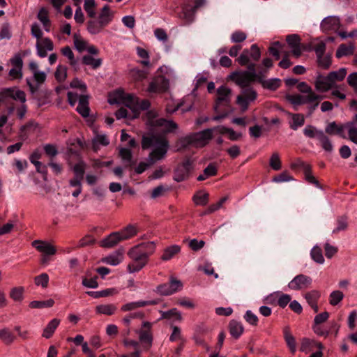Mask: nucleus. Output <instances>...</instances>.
Instances as JSON below:
<instances>
[{"mask_svg": "<svg viewBox=\"0 0 357 357\" xmlns=\"http://www.w3.org/2000/svg\"><path fill=\"white\" fill-rule=\"evenodd\" d=\"M110 104H123L132 112L131 118H137L141 110L147 109L150 103L148 100L139 102V99L130 93H126L121 89H118L109 95Z\"/></svg>", "mask_w": 357, "mask_h": 357, "instance_id": "obj_1", "label": "nucleus"}, {"mask_svg": "<svg viewBox=\"0 0 357 357\" xmlns=\"http://www.w3.org/2000/svg\"><path fill=\"white\" fill-rule=\"evenodd\" d=\"M141 145L143 149H151L149 156H165L169 149L167 138L158 134L144 135Z\"/></svg>", "mask_w": 357, "mask_h": 357, "instance_id": "obj_2", "label": "nucleus"}, {"mask_svg": "<svg viewBox=\"0 0 357 357\" xmlns=\"http://www.w3.org/2000/svg\"><path fill=\"white\" fill-rule=\"evenodd\" d=\"M128 255L132 259V262L127 266L128 271L130 273L139 271L148 262V253L146 250H142V247L138 245L131 248Z\"/></svg>", "mask_w": 357, "mask_h": 357, "instance_id": "obj_3", "label": "nucleus"}, {"mask_svg": "<svg viewBox=\"0 0 357 357\" xmlns=\"http://www.w3.org/2000/svg\"><path fill=\"white\" fill-rule=\"evenodd\" d=\"M213 138V130L209 128L189 135L181 140L183 146L202 148Z\"/></svg>", "mask_w": 357, "mask_h": 357, "instance_id": "obj_4", "label": "nucleus"}, {"mask_svg": "<svg viewBox=\"0 0 357 357\" xmlns=\"http://www.w3.org/2000/svg\"><path fill=\"white\" fill-rule=\"evenodd\" d=\"M324 96L312 94L310 96L306 95H288L286 98L288 101H289L294 105H300L306 103H311L316 102V103L312 107V110H314L315 108L318 106L319 100L323 99Z\"/></svg>", "mask_w": 357, "mask_h": 357, "instance_id": "obj_5", "label": "nucleus"}, {"mask_svg": "<svg viewBox=\"0 0 357 357\" xmlns=\"http://www.w3.org/2000/svg\"><path fill=\"white\" fill-rule=\"evenodd\" d=\"M121 141L124 147L120 149L121 156H132V149L138 147L136 140L130 135L126 132L125 130H121Z\"/></svg>", "mask_w": 357, "mask_h": 357, "instance_id": "obj_6", "label": "nucleus"}, {"mask_svg": "<svg viewBox=\"0 0 357 357\" xmlns=\"http://www.w3.org/2000/svg\"><path fill=\"white\" fill-rule=\"evenodd\" d=\"M231 91L227 86L222 85L217 89V98L215 99V104L214 109L215 112L218 111L220 106H227L231 101Z\"/></svg>", "mask_w": 357, "mask_h": 357, "instance_id": "obj_7", "label": "nucleus"}, {"mask_svg": "<svg viewBox=\"0 0 357 357\" xmlns=\"http://www.w3.org/2000/svg\"><path fill=\"white\" fill-rule=\"evenodd\" d=\"M312 280L310 277L299 274L294 277L288 284V287L293 290H301L308 288L312 284Z\"/></svg>", "mask_w": 357, "mask_h": 357, "instance_id": "obj_8", "label": "nucleus"}, {"mask_svg": "<svg viewBox=\"0 0 357 357\" xmlns=\"http://www.w3.org/2000/svg\"><path fill=\"white\" fill-rule=\"evenodd\" d=\"M8 98L19 100L22 103L26 102V95L23 91L16 88H8L0 92V102H4Z\"/></svg>", "mask_w": 357, "mask_h": 357, "instance_id": "obj_9", "label": "nucleus"}, {"mask_svg": "<svg viewBox=\"0 0 357 357\" xmlns=\"http://www.w3.org/2000/svg\"><path fill=\"white\" fill-rule=\"evenodd\" d=\"M182 287L183 284L180 280L172 278L169 283L159 285L157 291L161 295L168 296L180 291Z\"/></svg>", "mask_w": 357, "mask_h": 357, "instance_id": "obj_10", "label": "nucleus"}, {"mask_svg": "<svg viewBox=\"0 0 357 357\" xmlns=\"http://www.w3.org/2000/svg\"><path fill=\"white\" fill-rule=\"evenodd\" d=\"M257 98V93L252 89H244L242 95L237 97L236 102L241 107L242 112H245L248 108L250 102L253 101Z\"/></svg>", "mask_w": 357, "mask_h": 357, "instance_id": "obj_11", "label": "nucleus"}, {"mask_svg": "<svg viewBox=\"0 0 357 357\" xmlns=\"http://www.w3.org/2000/svg\"><path fill=\"white\" fill-rule=\"evenodd\" d=\"M192 169V162L188 159L182 164L177 166L174 172V180L181 182L186 179Z\"/></svg>", "mask_w": 357, "mask_h": 357, "instance_id": "obj_12", "label": "nucleus"}, {"mask_svg": "<svg viewBox=\"0 0 357 357\" xmlns=\"http://www.w3.org/2000/svg\"><path fill=\"white\" fill-rule=\"evenodd\" d=\"M37 55L39 57L44 58L47 56V52L54 50V44L49 38H44L37 40L36 44Z\"/></svg>", "mask_w": 357, "mask_h": 357, "instance_id": "obj_13", "label": "nucleus"}, {"mask_svg": "<svg viewBox=\"0 0 357 357\" xmlns=\"http://www.w3.org/2000/svg\"><path fill=\"white\" fill-rule=\"evenodd\" d=\"M230 78L234 81L237 85L243 88L249 86L251 82L255 80L245 71L234 72L231 74Z\"/></svg>", "mask_w": 357, "mask_h": 357, "instance_id": "obj_14", "label": "nucleus"}, {"mask_svg": "<svg viewBox=\"0 0 357 357\" xmlns=\"http://www.w3.org/2000/svg\"><path fill=\"white\" fill-rule=\"evenodd\" d=\"M287 43L291 50L292 54L298 58L302 54L301 38L297 34H291L287 36Z\"/></svg>", "mask_w": 357, "mask_h": 357, "instance_id": "obj_15", "label": "nucleus"}, {"mask_svg": "<svg viewBox=\"0 0 357 357\" xmlns=\"http://www.w3.org/2000/svg\"><path fill=\"white\" fill-rule=\"evenodd\" d=\"M31 245L44 255L52 256L56 252L55 247L47 241L35 240Z\"/></svg>", "mask_w": 357, "mask_h": 357, "instance_id": "obj_16", "label": "nucleus"}, {"mask_svg": "<svg viewBox=\"0 0 357 357\" xmlns=\"http://www.w3.org/2000/svg\"><path fill=\"white\" fill-rule=\"evenodd\" d=\"M123 254L124 250L123 248L118 249L110 255L102 258L101 261L103 263L111 266H117L123 261Z\"/></svg>", "mask_w": 357, "mask_h": 357, "instance_id": "obj_17", "label": "nucleus"}, {"mask_svg": "<svg viewBox=\"0 0 357 357\" xmlns=\"http://www.w3.org/2000/svg\"><path fill=\"white\" fill-rule=\"evenodd\" d=\"M340 25V19L335 16L325 17L321 23V27L324 31H337Z\"/></svg>", "mask_w": 357, "mask_h": 357, "instance_id": "obj_18", "label": "nucleus"}, {"mask_svg": "<svg viewBox=\"0 0 357 357\" xmlns=\"http://www.w3.org/2000/svg\"><path fill=\"white\" fill-rule=\"evenodd\" d=\"M314 85L316 89L320 92H326L334 86L331 79H329L328 75L327 76L318 75Z\"/></svg>", "mask_w": 357, "mask_h": 357, "instance_id": "obj_19", "label": "nucleus"}, {"mask_svg": "<svg viewBox=\"0 0 357 357\" xmlns=\"http://www.w3.org/2000/svg\"><path fill=\"white\" fill-rule=\"evenodd\" d=\"M151 126L155 128H162L168 132H173L178 128V125L173 121L158 117L155 121H153V124Z\"/></svg>", "mask_w": 357, "mask_h": 357, "instance_id": "obj_20", "label": "nucleus"}, {"mask_svg": "<svg viewBox=\"0 0 357 357\" xmlns=\"http://www.w3.org/2000/svg\"><path fill=\"white\" fill-rule=\"evenodd\" d=\"M139 226L137 225L130 224L118 231L123 241L132 238L139 232Z\"/></svg>", "mask_w": 357, "mask_h": 357, "instance_id": "obj_21", "label": "nucleus"}, {"mask_svg": "<svg viewBox=\"0 0 357 357\" xmlns=\"http://www.w3.org/2000/svg\"><path fill=\"white\" fill-rule=\"evenodd\" d=\"M123 241L119 232H112L107 237L103 238L100 244V246L105 248H112L116 245L119 242Z\"/></svg>", "mask_w": 357, "mask_h": 357, "instance_id": "obj_22", "label": "nucleus"}, {"mask_svg": "<svg viewBox=\"0 0 357 357\" xmlns=\"http://www.w3.org/2000/svg\"><path fill=\"white\" fill-rule=\"evenodd\" d=\"M158 303V300L139 301L136 302H131L122 305L121 310L124 312L131 311L139 307H144L146 305H156Z\"/></svg>", "mask_w": 357, "mask_h": 357, "instance_id": "obj_23", "label": "nucleus"}, {"mask_svg": "<svg viewBox=\"0 0 357 357\" xmlns=\"http://www.w3.org/2000/svg\"><path fill=\"white\" fill-rule=\"evenodd\" d=\"M89 96L86 94H82L79 98V102L76 110L83 117H88L89 116Z\"/></svg>", "mask_w": 357, "mask_h": 357, "instance_id": "obj_24", "label": "nucleus"}, {"mask_svg": "<svg viewBox=\"0 0 357 357\" xmlns=\"http://www.w3.org/2000/svg\"><path fill=\"white\" fill-rule=\"evenodd\" d=\"M325 132L330 135H339L342 138H347L346 132H344V124L338 126L335 122H331L327 125Z\"/></svg>", "mask_w": 357, "mask_h": 357, "instance_id": "obj_25", "label": "nucleus"}, {"mask_svg": "<svg viewBox=\"0 0 357 357\" xmlns=\"http://www.w3.org/2000/svg\"><path fill=\"white\" fill-rule=\"evenodd\" d=\"M144 330L137 331L139 337V340L143 343H146L150 346L152 343V335L150 332L152 324L150 322L145 321L143 323Z\"/></svg>", "mask_w": 357, "mask_h": 357, "instance_id": "obj_26", "label": "nucleus"}, {"mask_svg": "<svg viewBox=\"0 0 357 357\" xmlns=\"http://www.w3.org/2000/svg\"><path fill=\"white\" fill-rule=\"evenodd\" d=\"M29 66L31 71L33 73L34 80L38 84L43 83L46 79L47 75L45 72L38 70V66L37 63L33 61H31L29 63Z\"/></svg>", "mask_w": 357, "mask_h": 357, "instance_id": "obj_27", "label": "nucleus"}, {"mask_svg": "<svg viewBox=\"0 0 357 357\" xmlns=\"http://www.w3.org/2000/svg\"><path fill=\"white\" fill-rule=\"evenodd\" d=\"M344 132L347 135L346 139L357 144V126L355 121L344 123Z\"/></svg>", "mask_w": 357, "mask_h": 357, "instance_id": "obj_28", "label": "nucleus"}, {"mask_svg": "<svg viewBox=\"0 0 357 357\" xmlns=\"http://www.w3.org/2000/svg\"><path fill=\"white\" fill-rule=\"evenodd\" d=\"M161 317L160 319H168L172 321H181L182 319L181 312L176 308H172L168 311H160Z\"/></svg>", "mask_w": 357, "mask_h": 357, "instance_id": "obj_29", "label": "nucleus"}, {"mask_svg": "<svg viewBox=\"0 0 357 357\" xmlns=\"http://www.w3.org/2000/svg\"><path fill=\"white\" fill-rule=\"evenodd\" d=\"M70 169L73 170L75 176L83 179L86 169V164L83 160H79L77 163H69Z\"/></svg>", "mask_w": 357, "mask_h": 357, "instance_id": "obj_30", "label": "nucleus"}, {"mask_svg": "<svg viewBox=\"0 0 357 357\" xmlns=\"http://www.w3.org/2000/svg\"><path fill=\"white\" fill-rule=\"evenodd\" d=\"M37 18L38 20L42 23L44 29L49 32L50 31V20L49 18V12L48 10L42 7L40 8L38 14H37Z\"/></svg>", "mask_w": 357, "mask_h": 357, "instance_id": "obj_31", "label": "nucleus"}, {"mask_svg": "<svg viewBox=\"0 0 357 357\" xmlns=\"http://www.w3.org/2000/svg\"><path fill=\"white\" fill-rule=\"evenodd\" d=\"M287 114L291 118L289 121V126L291 129L296 130L304 125L305 117L303 114L291 113H287Z\"/></svg>", "mask_w": 357, "mask_h": 357, "instance_id": "obj_32", "label": "nucleus"}, {"mask_svg": "<svg viewBox=\"0 0 357 357\" xmlns=\"http://www.w3.org/2000/svg\"><path fill=\"white\" fill-rule=\"evenodd\" d=\"M229 329L230 335L236 339L238 338L244 331L243 324L236 320H231L229 322Z\"/></svg>", "mask_w": 357, "mask_h": 357, "instance_id": "obj_33", "label": "nucleus"}, {"mask_svg": "<svg viewBox=\"0 0 357 357\" xmlns=\"http://www.w3.org/2000/svg\"><path fill=\"white\" fill-rule=\"evenodd\" d=\"M60 319L56 318L52 319L44 328L42 336L46 339L50 338L60 324Z\"/></svg>", "mask_w": 357, "mask_h": 357, "instance_id": "obj_34", "label": "nucleus"}, {"mask_svg": "<svg viewBox=\"0 0 357 357\" xmlns=\"http://www.w3.org/2000/svg\"><path fill=\"white\" fill-rule=\"evenodd\" d=\"M117 307L114 304L107 303L97 305L96 307V312L97 314L105 315H112L116 313Z\"/></svg>", "mask_w": 357, "mask_h": 357, "instance_id": "obj_35", "label": "nucleus"}, {"mask_svg": "<svg viewBox=\"0 0 357 357\" xmlns=\"http://www.w3.org/2000/svg\"><path fill=\"white\" fill-rule=\"evenodd\" d=\"M284 338L287 347L292 354L296 351V344L295 337L292 335L288 326L283 329Z\"/></svg>", "mask_w": 357, "mask_h": 357, "instance_id": "obj_36", "label": "nucleus"}, {"mask_svg": "<svg viewBox=\"0 0 357 357\" xmlns=\"http://www.w3.org/2000/svg\"><path fill=\"white\" fill-rule=\"evenodd\" d=\"M104 27L105 25L100 23V21L98 20H89L86 24L87 31L92 35L100 33Z\"/></svg>", "mask_w": 357, "mask_h": 357, "instance_id": "obj_37", "label": "nucleus"}, {"mask_svg": "<svg viewBox=\"0 0 357 357\" xmlns=\"http://www.w3.org/2000/svg\"><path fill=\"white\" fill-rule=\"evenodd\" d=\"M98 20L103 24L105 26L108 25L112 20V13L108 5H105L101 10L98 16Z\"/></svg>", "mask_w": 357, "mask_h": 357, "instance_id": "obj_38", "label": "nucleus"}, {"mask_svg": "<svg viewBox=\"0 0 357 357\" xmlns=\"http://www.w3.org/2000/svg\"><path fill=\"white\" fill-rule=\"evenodd\" d=\"M258 81L261 83L263 87L273 91L277 89L280 86L281 82L280 79L278 78L265 79L262 76L259 77Z\"/></svg>", "mask_w": 357, "mask_h": 357, "instance_id": "obj_39", "label": "nucleus"}, {"mask_svg": "<svg viewBox=\"0 0 357 357\" xmlns=\"http://www.w3.org/2000/svg\"><path fill=\"white\" fill-rule=\"evenodd\" d=\"M24 288L23 287H15L10 289V298L16 303H22L24 299Z\"/></svg>", "mask_w": 357, "mask_h": 357, "instance_id": "obj_40", "label": "nucleus"}, {"mask_svg": "<svg viewBox=\"0 0 357 357\" xmlns=\"http://www.w3.org/2000/svg\"><path fill=\"white\" fill-rule=\"evenodd\" d=\"M181 251L180 246L177 245H173L167 247L165 249L163 255L161 257V259L163 261H169L172 259L174 255L178 254Z\"/></svg>", "mask_w": 357, "mask_h": 357, "instance_id": "obj_41", "label": "nucleus"}, {"mask_svg": "<svg viewBox=\"0 0 357 357\" xmlns=\"http://www.w3.org/2000/svg\"><path fill=\"white\" fill-rule=\"evenodd\" d=\"M109 144V139L105 134L96 135L92 140L93 149L96 151L99 149V146H107Z\"/></svg>", "mask_w": 357, "mask_h": 357, "instance_id": "obj_42", "label": "nucleus"}, {"mask_svg": "<svg viewBox=\"0 0 357 357\" xmlns=\"http://www.w3.org/2000/svg\"><path fill=\"white\" fill-rule=\"evenodd\" d=\"M216 174L217 166L214 163H211L204 169L203 174L197 177V180L199 181H204L210 176L216 175Z\"/></svg>", "mask_w": 357, "mask_h": 357, "instance_id": "obj_43", "label": "nucleus"}, {"mask_svg": "<svg viewBox=\"0 0 357 357\" xmlns=\"http://www.w3.org/2000/svg\"><path fill=\"white\" fill-rule=\"evenodd\" d=\"M347 75V69L345 68H340L337 71H332L328 73L329 79H331L333 85L336 82L342 81Z\"/></svg>", "mask_w": 357, "mask_h": 357, "instance_id": "obj_44", "label": "nucleus"}, {"mask_svg": "<svg viewBox=\"0 0 357 357\" xmlns=\"http://www.w3.org/2000/svg\"><path fill=\"white\" fill-rule=\"evenodd\" d=\"M61 52L62 54L68 59L70 65L71 66H73L75 68V70H76L77 61L75 58L74 54H73L71 48L69 46H66V47H63L61 50Z\"/></svg>", "mask_w": 357, "mask_h": 357, "instance_id": "obj_45", "label": "nucleus"}, {"mask_svg": "<svg viewBox=\"0 0 357 357\" xmlns=\"http://www.w3.org/2000/svg\"><path fill=\"white\" fill-rule=\"evenodd\" d=\"M209 195L204 191H199L192 197V200L196 205L205 206L208 201Z\"/></svg>", "mask_w": 357, "mask_h": 357, "instance_id": "obj_46", "label": "nucleus"}, {"mask_svg": "<svg viewBox=\"0 0 357 357\" xmlns=\"http://www.w3.org/2000/svg\"><path fill=\"white\" fill-rule=\"evenodd\" d=\"M354 45L353 44H350L349 46H347L344 44H341L336 52V56L337 58H341L344 56L351 55L354 51Z\"/></svg>", "mask_w": 357, "mask_h": 357, "instance_id": "obj_47", "label": "nucleus"}, {"mask_svg": "<svg viewBox=\"0 0 357 357\" xmlns=\"http://www.w3.org/2000/svg\"><path fill=\"white\" fill-rule=\"evenodd\" d=\"M324 132L323 130H319L312 126H307L303 130V133L305 136L310 138H316L317 139H319L321 135Z\"/></svg>", "mask_w": 357, "mask_h": 357, "instance_id": "obj_48", "label": "nucleus"}, {"mask_svg": "<svg viewBox=\"0 0 357 357\" xmlns=\"http://www.w3.org/2000/svg\"><path fill=\"white\" fill-rule=\"evenodd\" d=\"M82 180L83 179L79 178L73 177V178H71L69 181V185L70 187L75 188V190L72 192V195L74 197H78L82 192Z\"/></svg>", "mask_w": 357, "mask_h": 357, "instance_id": "obj_49", "label": "nucleus"}, {"mask_svg": "<svg viewBox=\"0 0 357 357\" xmlns=\"http://www.w3.org/2000/svg\"><path fill=\"white\" fill-rule=\"evenodd\" d=\"M344 294L340 290L333 291L329 296V303L333 305H337L344 298Z\"/></svg>", "mask_w": 357, "mask_h": 357, "instance_id": "obj_50", "label": "nucleus"}, {"mask_svg": "<svg viewBox=\"0 0 357 357\" xmlns=\"http://www.w3.org/2000/svg\"><path fill=\"white\" fill-rule=\"evenodd\" d=\"M321 144V146L323 149H324L328 153H331L333 149V146L329 139V138L325 135L324 132L321 135V137L318 139Z\"/></svg>", "mask_w": 357, "mask_h": 357, "instance_id": "obj_51", "label": "nucleus"}, {"mask_svg": "<svg viewBox=\"0 0 357 357\" xmlns=\"http://www.w3.org/2000/svg\"><path fill=\"white\" fill-rule=\"evenodd\" d=\"M82 63L84 65L91 66L93 69H96L100 66L102 60L100 59H95L90 55H85L82 57Z\"/></svg>", "mask_w": 357, "mask_h": 357, "instance_id": "obj_52", "label": "nucleus"}, {"mask_svg": "<svg viewBox=\"0 0 357 357\" xmlns=\"http://www.w3.org/2000/svg\"><path fill=\"white\" fill-rule=\"evenodd\" d=\"M312 259L318 264H323L324 263V258L322 254L321 249L318 246H314L310 252Z\"/></svg>", "mask_w": 357, "mask_h": 357, "instance_id": "obj_53", "label": "nucleus"}, {"mask_svg": "<svg viewBox=\"0 0 357 357\" xmlns=\"http://www.w3.org/2000/svg\"><path fill=\"white\" fill-rule=\"evenodd\" d=\"M54 303V301L52 299H49V300L43 301H33L29 303V306L31 308H45V307H50L53 306Z\"/></svg>", "mask_w": 357, "mask_h": 357, "instance_id": "obj_54", "label": "nucleus"}, {"mask_svg": "<svg viewBox=\"0 0 357 357\" xmlns=\"http://www.w3.org/2000/svg\"><path fill=\"white\" fill-rule=\"evenodd\" d=\"M54 76L56 79L59 82L65 81L67 77V67L63 65H59L54 73Z\"/></svg>", "mask_w": 357, "mask_h": 357, "instance_id": "obj_55", "label": "nucleus"}, {"mask_svg": "<svg viewBox=\"0 0 357 357\" xmlns=\"http://www.w3.org/2000/svg\"><path fill=\"white\" fill-rule=\"evenodd\" d=\"M95 7V0H84V9L86 12L88 16L91 18L94 17L96 15Z\"/></svg>", "mask_w": 357, "mask_h": 357, "instance_id": "obj_56", "label": "nucleus"}, {"mask_svg": "<svg viewBox=\"0 0 357 357\" xmlns=\"http://www.w3.org/2000/svg\"><path fill=\"white\" fill-rule=\"evenodd\" d=\"M74 46L75 49L82 52L86 49L87 43L83 40L79 36L75 34L73 36Z\"/></svg>", "mask_w": 357, "mask_h": 357, "instance_id": "obj_57", "label": "nucleus"}, {"mask_svg": "<svg viewBox=\"0 0 357 357\" xmlns=\"http://www.w3.org/2000/svg\"><path fill=\"white\" fill-rule=\"evenodd\" d=\"M14 338V335L8 328H3L0 330V339L5 343L10 344L13 342Z\"/></svg>", "mask_w": 357, "mask_h": 357, "instance_id": "obj_58", "label": "nucleus"}, {"mask_svg": "<svg viewBox=\"0 0 357 357\" xmlns=\"http://www.w3.org/2000/svg\"><path fill=\"white\" fill-rule=\"evenodd\" d=\"M303 172L305 174V178L308 183L314 185L317 188H320L318 181L312 174L310 165L305 166V169Z\"/></svg>", "mask_w": 357, "mask_h": 357, "instance_id": "obj_59", "label": "nucleus"}, {"mask_svg": "<svg viewBox=\"0 0 357 357\" xmlns=\"http://www.w3.org/2000/svg\"><path fill=\"white\" fill-rule=\"evenodd\" d=\"M320 296L321 294L319 291L312 290L310 291L307 292L304 296L307 303L310 305L317 303L318 299L320 298Z\"/></svg>", "mask_w": 357, "mask_h": 357, "instance_id": "obj_60", "label": "nucleus"}, {"mask_svg": "<svg viewBox=\"0 0 357 357\" xmlns=\"http://www.w3.org/2000/svg\"><path fill=\"white\" fill-rule=\"evenodd\" d=\"M34 282L36 285L45 288L48 285L49 276L47 273H41L40 275L35 277Z\"/></svg>", "mask_w": 357, "mask_h": 357, "instance_id": "obj_61", "label": "nucleus"}, {"mask_svg": "<svg viewBox=\"0 0 357 357\" xmlns=\"http://www.w3.org/2000/svg\"><path fill=\"white\" fill-rule=\"evenodd\" d=\"M114 291H115L114 289H107L99 291H87L86 294L95 298H98L100 297H107Z\"/></svg>", "mask_w": 357, "mask_h": 357, "instance_id": "obj_62", "label": "nucleus"}, {"mask_svg": "<svg viewBox=\"0 0 357 357\" xmlns=\"http://www.w3.org/2000/svg\"><path fill=\"white\" fill-rule=\"evenodd\" d=\"M245 320L252 326H257L258 324V317L251 310H247L244 314Z\"/></svg>", "mask_w": 357, "mask_h": 357, "instance_id": "obj_63", "label": "nucleus"}, {"mask_svg": "<svg viewBox=\"0 0 357 357\" xmlns=\"http://www.w3.org/2000/svg\"><path fill=\"white\" fill-rule=\"evenodd\" d=\"M247 38V34L241 31H236L231 35V40L233 43H241Z\"/></svg>", "mask_w": 357, "mask_h": 357, "instance_id": "obj_64", "label": "nucleus"}]
</instances>
